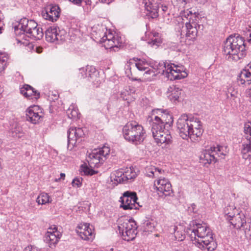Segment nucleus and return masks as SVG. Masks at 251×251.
<instances>
[{"instance_id":"f257e3e1","label":"nucleus","mask_w":251,"mask_h":251,"mask_svg":"<svg viewBox=\"0 0 251 251\" xmlns=\"http://www.w3.org/2000/svg\"><path fill=\"white\" fill-rule=\"evenodd\" d=\"M187 233L192 241H196V246L201 250L213 251L217 248L211 229L205 223L192 221L189 225Z\"/></svg>"},{"instance_id":"f03ea898","label":"nucleus","mask_w":251,"mask_h":251,"mask_svg":"<svg viewBox=\"0 0 251 251\" xmlns=\"http://www.w3.org/2000/svg\"><path fill=\"white\" fill-rule=\"evenodd\" d=\"M177 129L183 139L190 138L192 141L198 140L203 133L201 122L197 118L183 114L177 120Z\"/></svg>"},{"instance_id":"7ed1b4c3","label":"nucleus","mask_w":251,"mask_h":251,"mask_svg":"<svg viewBox=\"0 0 251 251\" xmlns=\"http://www.w3.org/2000/svg\"><path fill=\"white\" fill-rule=\"evenodd\" d=\"M223 53L229 61H238L245 55V42L240 36H230L224 43Z\"/></svg>"},{"instance_id":"20e7f679","label":"nucleus","mask_w":251,"mask_h":251,"mask_svg":"<svg viewBox=\"0 0 251 251\" xmlns=\"http://www.w3.org/2000/svg\"><path fill=\"white\" fill-rule=\"evenodd\" d=\"M110 153V149L108 147L103 146L99 150H95L87 158V161L90 166L89 168L86 164L81 165L80 171L85 175L92 176L97 172L92 168L99 167L100 164L102 163L106 159V156Z\"/></svg>"},{"instance_id":"39448f33","label":"nucleus","mask_w":251,"mask_h":251,"mask_svg":"<svg viewBox=\"0 0 251 251\" xmlns=\"http://www.w3.org/2000/svg\"><path fill=\"white\" fill-rule=\"evenodd\" d=\"M125 139L134 145L142 143L145 138L143 127L136 122L127 123L123 128Z\"/></svg>"},{"instance_id":"423d86ee","label":"nucleus","mask_w":251,"mask_h":251,"mask_svg":"<svg viewBox=\"0 0 251 251\" xmlns=\"http://www.w3.org/2000/svg\"><path fill=\"white\" fill-rule=\"evenodd\" d=\"M104 28L99 29L98 33L99 37L96 38L99 40V41L103 45L106 49H109L110 50L116 51L118 50L119 47L122 44V40L120 37L115 33L113 34L111 31H107L103 32Z\"/></svg>"},{"instance_id":"0eeeda50","label":"nucleus","mask_w":251,"mask_h":251,"mask_svg":"<svg viewBox=\"0 0 251 251\" xmlns=\"http://www.w3.org/2000/svg\"><path fill=\"white\" fill-rule=\"evenodd\" d=\"M118 229L124 240L129 241L135 239L137 234V226L132 219L124 218L119 220Z\"/></svg>"},{"instance_id":"6e6552de","label":"nucleus","mask_w":251,"mask_h":251,"mask_svg":"<svg viewBox=\"0 0 251 251\" xmlns=\"http://www.w3.org/2000/svg\"><path fill=\"white\" fill-rule=\"evenodd\" d=\"M158 70L159 73L165 75L170 80L180 79L186 77L188 74L185 71H181L178 69L177 67L165 62L159 63Z\"/></svg>"},{"instance_id":"1a4fd4ad","label":"nucleus","mask_w":251,"mask_h":251,"mask_svg":"<svg viewBox=\"0 0 251 251\" xmlns=\"http://www.w3.org/2000/svg\"><path fill=\"white\" fill-rule=\"evenodd\" d=\"M170 129V128L166 127H163L162 125H152V136L158 145L165 144L166 145L172 142V137Z\"/></svg>"},{"instance_id":"9d476101","label":"nucleus","mask_w":251,"mask_h":251,"mask_svg":"<svg viewBox=\"0 0 251 251\" xmlns=\"http://www.w3.org/2000/svg\"><path fill=\"white\" fill-rule=\"evenodd\" d=\"M153 112L157 115L155 116L152 124L162 125V127L167 128H171L173 120L172 116L166 110L157 109L154 110Z\"/></svg>"},{"instance_id":"9b49d317","label":"nucleus","mask_w":251,"mask_h":251,"mask_svg":"<svg viewBox=\"0 0 251 251\" xmlns=\"http://www.w3.org/2000/svg\"><path fill=\"white\" fill-rule=\"evenodd\" d=\"M138 198L134 192L126 191L120 198L121 207L125 210L137 209L139 206Z\"/></svg>"},{"instance_id":"f8f14e48","label":"nucleus","mask_w":251,"mask_h":251,"mask_svg":"<svg viewBox=\"0 0 251 251\" xmlns=\"http://www.w3.org/2000/svg\"><path fill=\"white\" fill-rule=\"evenodd\" d=\"M154 185L160 197L169 196L173 194L172 185L167 179L159 178L154 181Z\"/></svg>"},{"instance_id":"ddd939ff","label":"nucleus","mask_w":251,"mask_h":251,"mask_svg":"<svg viewBox=\"0 0 251 251\" xmlns=\"http://www.w3.org/2000/svg\"><path fill=\"white\" fill-rule=\"evenodd\" d=\"M68 149L72 150L75 145L76 141L84 135L81 128L70 127L67 132Z\"/></svg>"},{"instance_id":"4468645a","label":"nucleus","mask_w":251,"mask_h":251,"mask_svg":"<svg viewBox=\"0 0 251 251\" xmlns=\"http://www.w3.org/2000/svg\"><path fill=\"white\" fill-rule=\"evenodd\" d=\"M145 6L147 11L149 12L147 14L151 18H155L158 16V12L161 10L166 12L168 9V7L166 5L159 4L157 2H152L149 0V3H145Z\"/></svg>"},{"instance_id":"2eb2a0df","label":"nucleus","mask_w":251,"mask_h":251,"mask_svg":"<svg viewBox=\"0 0 251 251\" xmlns=\"http://www.w3.org/2000/svg\"><path fill=\"white\" fill-rule=\"evenodd\" d=\"M26 112V120L33 124L38 123L42 117V113L38 106L29 107Z\"/></svg>"},{"instance_id":"dca6fc26","label":"nucleus","mask_w":251,"mask_h":251,"mask_svg":"<svg viewBox=\"0 0 251 251\" xmlns=\"http://www.w3.org/2000/svg\"><path fill=\"white\" fill-rule=\"evenodd\" d=\"M90 227L88 223L81 224L77 226L76 232L79 236L83 240H92L94 238L93 228Z\"/></svg>"},{"instance_id":"f3484780","label":"nucleus","mask_w":251,"mask_h":251,"mask_svg":"<svg viewBox=\"0 0 251 251\" xmlns=\"http://www.w3.org/2000/svg\"><path fill=\"white\" fill-rule=\"evenodd\" d=\"M60 236V232L57 230V227L53 226V227H50L48 229L45 235V240L50 245H54L58 242Z\"/></svg>"},{"instance_id":"a211bd4d","label":"nucleus","mask_w":251,"mask_h":251,"mask_svg":"<svg viewBox=\"0 0 251 251\" xmlns=\"http://www.w3.org/2000/svg\"><path fill=\"white\" fill-rule=\"evenodd\" d=\"M37 24L34 20H29L25 18L21 19L18 25V28L27 36V34L31 31L32 28L36 27Z\"/></svg>"},{"instance_id":"6ab92c4d","label":"nucleus","mask_w":251,"mask_h":251,"mask_svg":"<svg viewBox=\"0 0 251 251\" xmlns=\"http://www.w3.org/2000/svg\"><path fill=\"white\" fill-rule=\"evenodd\" d=\"M58 31V29L54 27H50L47 29L45 31L46 40L50 42H54L56 41L62 40L63 38L62 35L59 34ZM59 32H60L59 30Z\"/></svg>"},{"instance_id":"aec40b11","label":"nucleus","mask_w":251,"mask_h":251,"mask_svg":"<svg viewBox=\"0 0 251 251\" xmlns=\"http://www.w3.org/2000/svg\"><path fill=\"white\" fill-rule=\"evenodd\" d=\"M21 93L29 99H37L40 97V93L31 86L25 84L20 89Z\"/></svg>"},{"instance_id":"412c9836","label":"nucleus","mask_w":251,"mask_h":251,"mask_svg":"<svg viewBox=\"0 0 251 251\" xmlns=\"http://www.w3.org/2000/svg\"><path fill=\"white\" fill-rule=\"evenodd\" d=\"M59 7L50 6L47 8L46 12L43 14L44 19L51 22L56 21L59 16Z\"/></svg>"},{"instance_id":"4be33fe9","label":"nucleus","mask_w":251,"mask_h":251,"mask_svg":"<svg viewBox=\"0 0 251 251\" xmlns=\"http://www.w3.org/2000/svg\"><path fill=\"white\" fill-rule=\"evenodd\" d=\"M214 153V152L212 151V147H211L210 149L206 150L203 151L201 155V160L204 164H210L212 162L215 163L216 160Z\"/></svg>"},{"instance_id":"5701e85b","label":"nucleus","mask_w":251,"mask_h":251,"mask_svg":"<svg viewBox=\"0 0 251 251\" xmlns=\"http://www.w3.org/2000/svg\"><path fill=\"white\" fill-rule=\"evenodd\" d=\"M181 89L176 86L173 85L170 86L168 91V97L169 99L175 102L178 100L180 95H181Z\"/></svg>"},{"instance_id":"b1692460","label":"nucleus","mask_w":251,"mask_h":251,"mask_svg":"<svg viewBox=\"0 0 251 251\" xmlns=\"http://www.w3.org/2000/svg\"><path fill=\"white\" fill-rule=\"evenodd\" d=\"M185 27L187 30L186 37L189 38L190 40H193L197 37L198 30L196 27V24H191L190 22H187L185 24Z\"/></svg>"},{"instance_id":"393cba45","label":"nucleus","mask_w":251,"mask_h":251,"mask_svg":"<svg viewBox=\"0 0 251 251\" xmlns=\"http://www.w3.org/2000/svg\"><path fill=\"white\" fill-rule=\"evenodd\" d=\"M146 64L143 62L133 63L131 60H129L126 65V73L127 74V70H129V72L132 75L131 69L136 67L138 70L141 71H145L148 68L145 67Z\"/></svg>"},{"instance_id":"a878e982","label":"nucleus","mask_w":251,"mask_h":251,"mask_svg":"<svg viewBox=\"0 0 251 251\" xmlns=\"http://www.w3.org/2000/svg\"><path fill=\"white\" fill-rule=\"evenodd\" d=\"M44 35L43 29L38 25L36 27L32 28L31 31L27 34V36L33 40H40Z\"/></svg>"},{"instance_id":"bb28decb","label":"nucleus","mask_w":251,"mask_h":251,"mask_svg":"<svg viewBox=\"0 0 251 251\" xmlns=\"http://www.w3.org/2000/svg\"><path fill=\"white\" fill-rule=\"evenodd\" d=\"M229 221L234 227L237 228H240L243 227L244 225L246 223L244 217L243 216V217L242 218L238 212L236 214V216H234L233 220H230Z\"/></svg>"},{"instance_id":"cd10ccee","label":"nucleus","mask_w":251,"mask_h":251,"mask_svg":"<svg viewBox=\"0 0 251 251\" xmlns=\"http://www.w3.org/2000/svg\"><path fill=\"white\" fill-rule=\"evenodd\" d=\"M242 157L245 159L251 156V142L246 141L242 144L241 149Z\"/></svg>"},{"instance_id":"c85d7f7f","label":"nucleus","mask_w":251,"mask_h":251,"mask_svg":"<svg viewBox=\"0 0 251 251\" xmlns=\"http://www.w3.org/2000/svg\"><path fill=\"white\" fill-rule=\"evenodd\" d=\"M224 212L226 215L230 219L229 221L233 220L234 216L238 212L233 203H230L226 206L224 209Z\"/></svg>"},{"instance_id":"c756f323","label":"nucleus","mask_w":251,"mask_h":251,"mask_svg":"<svg viewBox=\"0 0 251 251\" xmlns=\"http://www.w3.org/2000/svg\"><path fill=\"white\" fill-rule=\"evenodd\" d=\"M238 81L241 84H245L246 82H248V84H250L251 82V72L250 69L243 70L238 78Z\"/></svg>"},{"instance_id":"7c9ffc66","label":"nucleus","mask_w":251,"mask_h":251,"mask_svg":"<svg viewBox=\"0 0 251 251\" xmlns=\"http://www.w3.org/2000/svg\"><path fill=\"white\" fill-rule=\"evenodd\" d=\"M174 229V235L177 240L182 241L185 238V229L182 226H175Z\"/></svg>"},{"instance_id":"2f4dec72","label":"nucleus","mask_w":251,"mask_h":251,"mask_svg":"<svg viewBox=\"0 0 251 251\" xmlns=\"http://www.w3.org/2000/svg\"><path fill=\"white\" fill-rule=\"evenodd\" d=\"M164 172V170L152 166L146 169V175L151 177H159V175Z\"/></svg>"},{"instance_id":"473e14b6","label":"nucleus","mask_w":251,"mask_h":251,"mask_svg":"<svg viewBox=\"0 0 251 251\" xmlns=\"http://www.w3.org/2000/svg\"><path fill=\"white\" fill-rule=\"evenodd\" d=\"M158 73H159L158 68L156 71H154L152 69L148 68L143 74V78L145 81H151L154 79Z\"/></svg>"},{"instance_id":"72a5a7b5","label":"nucleus","mask_w":251,"mask_h":251,"mask_svg":"<svg viewBox=\"0 0 251 251\" xmlns=\"http://www.w3.org/2000/svg\"><path fill=\"white\" fill-rule=\"evenodd\" d=\"M36 202L38 204H45L46 203H50L51 199L47 193H41L36 199Z\"/></svg>"},{"instance_id":"f704fd0d","label":"nucleus","mask_w":251,"mask_h":251,"mask_svg":"<svg viewBox=\"0 0 251 251\" xmlns=\"http://www.w3.org/2000/svg\"><path fill=\"white\" fill-rule=\"evenodd\" d=\"M137 176L135 172L133 171L131 168L127 169V170L124 172V175L123 176V179L124 180V182L127 181L129 180L134 179ZM122 179V178H121Z\"/></svg>"},{"instance_id":"c9c22d12","label":"nucleus","mask_w":251,"mask_h":251,"mask_svg":"<svg viewBox=\"0 0 251 251\" xmlns=\"http://www.w3.org/2000/svg\"><path fill=\"white\" fill-rule=\"evenodd\" d=\"M212 151L214 152L215 159L217 161L218 157L224 158L226 155V153L223 151L224 148L223 147L217 146L216 147H212Z\"/></svg>"},{"instance_id":"e433bc0d","label":"nucleus","mask_w":251,"mask_h":251,"mask_svg":"<svg viewBox=\"0 0 251 251\" xmlns=\"http://www.w3.org/2000/svg\"><path fill=\"white\" fill-rule=\"evenodd\" d=\"M244 132L247 141L251 142V122H248L244 125Z\"/></svg>"},{"instance_id":"4c0bfd02","label":"nucleus","mask_w":251,"mask_h":251,"mask_svg":"<svg viewBox=\"0 0 251 251\" xmlns=\"http://www.w3.org/2000/svg\"><path fill=\"white\" fill-rule=\"evenodd\" d=\"M86 76L93 78L94 76H97L98 72L96 68L92 66H88L86 68Z\"/></svg>"},{"instance_id":"58836bf2","label":"nucleus","mask_w":251,"mask_h":251,"mask_svg":"<svg viewBox=\"0 0 251 251\" xmlns=\"http://www.w3.org/2000/svg\"><path fill=\"white\" fill-rule=\"evenodd\" d=\"M188 2V0H173L172 2L175 6L183 8Z\"/></svg>"},{"instance_id":"ea45409f","label":"nucleus","mask_w":251,"mask_h":251,"mask_svg":"<svg viewBox=\"0 0 251 251\" xmlns=\"http://www.w3.org/2000/svg\"><path fill=\"white\" fill-rule=\"evenodd\" d=\"M8 58L3 54H0V73L2 71L6 65Z\"/></svg>"},{"instance_id":"a19ab883","label":"nucleus","mask_w":251,"mask_h":251,"mask_svg":"<svg viewBox=\"0 0 251 251\" xmlns=\"http://www.w3.org/2000/svg\"><path fill=\"white\" fill-rule=\"evenodd\" d=\"M124 175V172L122 171H117L115 174V177L114 178L115 181L118 183H124V179L123 178V176Z\"/></svg>"},{"instance_id":"79ce46f5","label":"nucleus","mask_w":251,"mask_h":251,"mask_svg":"<svg viewBox=\"0 0 251 251\" xmlns=\"http://www.w3.org/2000/svg\"><path fill=\"white\" fill-rule=\"evenodd\" d=\"M120 95L121 97L124 100H127L128 101V100H130L131 95L129 91L127 90H124L121 91Z\"/></svg>"},{"instance_id":"37998d69","label":"nucleus","mask_w":251,"mask_h":251,"mask_svg":"<svg viewBox=\"0 0 251 251\" xmlns=\"http://www.w3.org/2000/svg\"><path fill=\"white\" fill-rule=\"evenodd\" d=\"M12 136L20 137L22 134V128L20 126H16L14 129H12Z\"/></svg>"},{"instance_id":"c03bdc74","label":"nucleus","mask_w":251,"mask_h":251,"mask_svg":"<svg viewBox=\"0 0 251 251\" xmlns=\"http://www.w3.org/2000/svg\"><path fill=\"white\" fill-rule=\"evenodd\" d=\"M67 113L70 118H74L77 116V111L76 110L74 109L73 107H69L67 110Z\"/></svg>"},{"instance_id":"a18cd8bd","label":"nucleus","mask_w":251,"mask_h":251,"mask_svg":"<svg viewBox=\"0 0 251 251\" xmlns=\"http://www.w3.org/2000/svg\"><path fill=\"white\" fill-rule=\"evenodd\" d=\"M82 178L76 177L74 178L72 182L74 187H80L82 185Z\"/></svg>"},{"instance_id":"49530a36","label":"nucleus","mask_w":251,"mask_h":251,"mask_svg":"<svg viewBox=\"0 0 251 251\" xmlns=\"http://www.w3.org/2000/svg\"><path fill=\"white\" fill-rule=\"evenodd\" d=\"M79 74L80 75H81V77H86V69L84 68H82L81 69H79Z\"/></svg>"},{"instance_id":"de8ad7c7","label":"nucleus","mask_w":251,"mask_h":251,"mask_svg":"<svg viewBox=\"0 0 251 251\" xmlns=\"http://www.w3.org/2000/svg\"><path fill=\"white\" fill-rule=\"evenodd\" d=\"M24 251H39L36 248H35L32 246H27V247H26Z\"/></svg>"},{"instance_id":"09e8293b","label":"nucleus","mask_w":251,"mask_h":251,"mask_svg":"<svg viewBox=\"0 0 251 251\" xmlns=\"http://www.w3.org/2000/svg\"><path fill=\"white\" fill-rule=\"evenodd\" d=\"M3 18V16L2 15L1 16H0V34L1 33L2 30L3 29L2 27L3 25V23L2 21V20Z\"/></svg>"},{"instance_id":"8fccbe9b","label":"nucleus","mask_w":251,"mask_h":251,"mask_svg":"<svg viewBox=\"0 0 251 251\" xmlns=\"http://www.w3.org/2000/svg\"><path fill=\"white\" fill-rule=\"evenodd\" d=\"M246 94L247 97L251 100V88L246 90Z\"/></svg>"},{"instance_id":"3c124183","label":"nucleus","mask_w":251,"mask_h":251,"mask_svg":"<svg viewBox=\"0 0 251 251\" xmlns=\"http://www.w3.org/2000/svg\"><path fill=\"white\" fill-rule=\"evenodd\" d=\"M73 2L74 4H79L81 3L83 0H69Z\"/></svg>"},{"instance_id":"603ef678","label":"nucleus","mask_w":251,"mask_h":251,"mask_svg":"<svg viewBox=\"0 0 251 251\" xmlns=\"http://www.w3.org/2000/svg\"><path fill=\"white\" fill-rule=\"evenodd\" d=\"M113 0H99L100 2L109 4Z\"/></svg>"},{"instance_id":"864d4df0","label":"nucleus","mask_w":251,"mask_h":251,"mask_svg":"<svg viewBox=\"0 0 251 251\" xmlns=\"http://www.w3.org/2000/svg\"><path fill=\"white\" fill-rule=\"evenodd\" d=\"M65 177V174L64 173H61L60 174V178H58V179H56L55 181H57L58 180L60 179L61 178H62L63 179H64Z\"/></svg>"},{"instance_id":"5fc2aeb1","label":"nucleus","mask_w":251,"mask_h":251,"mask_svg":"<svg viewBox=\"0 0 251 251\" xmlns=\"http://www.w3.org/2000/svg\"><path fill=\"white\" fill-rule=\"evenodd\" d=\"M249 37L248 38V41L249 43H251V31H249ZM247 36H248V34H247Z\"/></svg>"},{"instance_id":"6e6d98bb","label":"nucleus","mask_w":251,"mask_h":251,"mask_svg":"<svg viewBox=\"0 0 251 251\" xmlns=\"http://www.w3.org/2000/svg\"><path fill=\"white\" fill-rule=\"evenodd\" d=\"M151 43H152V45H157V43H159V42H158L157 39H155L154 40H152Z\"/></svg>"},{"instance_id":"4d7b16f0","label":"nucleus","mask_w":251,"mask_h":251,"mask_svg":"<svg viewBox=\"0 0 251 251\" xmlns=\"http://www.w3.org/2000/svg\"><path fill=\"white\" fill-rule=\"evenodd\" d=\"M247 69H250V72H251V62L248 65Z\"/></svg>"},{"instance_id":"13d9d810","label":"nucleus","mask_w":251,"mask_h":251,"mask_svg":"<svg viewBox=\"0 0 251 251\" xmlns=\"http://www.w3.org/2000/svg\"><path fill=\"white\" fill-rule=\"evenodd\" d=\"M151 223L150 222H148L146 224V226H149V225H151Z\"/></svg>"},{"instance_id":"bf43d9fd","label":"nucleus","mask_w":251,"mask_h":251,"mask_svg":"<svg viewBox=\"0 0 251 251\" xmlns=\"http://www.w3.org/2000/svg\"><path fill=\"white\" fill-rule=\"evenodd\" d=\"M230 95L232 97H236L234 94L231 93Z\"/></svg>"},{"instance_id":"052dcab7","label":"nucleus","mask_w":251,"mask_h":251,"mask_svg":"<svg viewBox=\"0 0 251 251\" xmlns=\"http://www.w3.org/2000/svg\"><path fill=\"white\" fill-rule=\"evenodd\" d=\"M249 4L251 6V0H248Z\"/></svg>"},{"instance_id":"680f3d73","label":"nucleus","mask_w":251,"mask_h":251,"mask_svg":"<svg viewBox=\"0 0 251 251\" xmlns=\"http://www.w3.org/2000/svg\"><path fill=\"white\" fill-rule=\"evenodd\" d=\"M85 2L87 4H89V1L88 2L86 1Z\"/></svg>"}]
</instances>
